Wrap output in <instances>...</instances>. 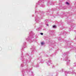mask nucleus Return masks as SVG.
Instances as JSON below:
<instances>
[{"instance_id":"f257e3e1","label":"nucleus","mask_w":76,"mask_h":76,"mask_svg":"<svg viewBox=\"0 0 76 76\" xmlns=\"http://www.w3.org/2000/svg\"><path fill=\"white\" fill-rule=\"evenodd\" d=\"M53 28H56V26H53Z\"/></svg>"},{"instance_id":"f03ea898","label":"nucleus","mask_w":76,"mask_h":76,"mask_svg":"<svg viewBox=\"0 0 76 76\" xmlns=\"http://www.w3.org/2000/svg\"><path fill=\"white\" fill-rule=\"evenodd\" d=\"M40 34H41V35H43V33H40Z\"/></svg>"},{"instance_id":"7ed1b4c3","label":"nucleus","mask_w":76,"mask_h":76,"mask_svg":"<svg viewBox=\"0 0 76 76\" xmlns=\"http://www.w3.org/2000/svg\"><path fill=\"white\" fill-rule=\"evenodd\" d=\"M66 4H67L68 5H69V4L68 2H66Z\"/></svg>"},{"instance_id":"20e7f679","label":"nucleus","mask_w":76,"mask_h":76,"mask_svg":"<svg viewBox=\"0 0 76 76\" xmlns=\"http://www.w3.org/2000/svg\"><path fill=\"white\" fill-rule=\"evenodd\" d=\"M41 44L42 45H43V44H44V43L42 42L41 43Z\"/></svg>"},{"instance_id":"39448f33","label":"nucleus","mask_w":76,"mask_h":76,"mask_svg":"<svg viewBox=\"0 0 76 76\" xmlns=\"http://www.w3.org/2000/svg\"><path fill=\"white\" fill-rule=\"evenodd\" d=\"M47 26H48V24L47 25Z\"/></svg>"}]
</instances>
